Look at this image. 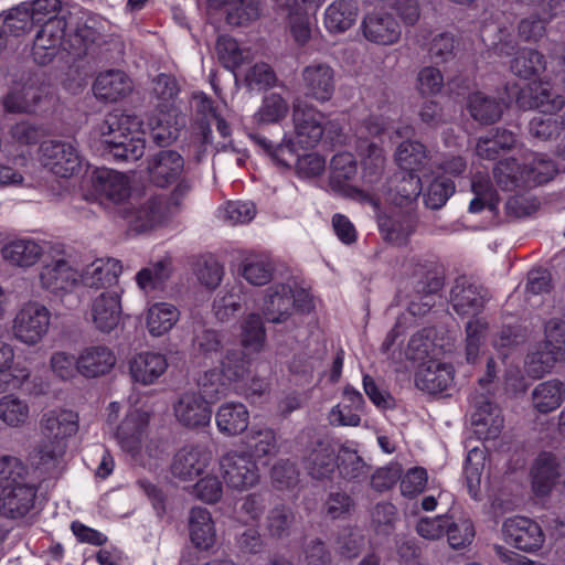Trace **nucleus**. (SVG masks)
Masks as SVG:
<instances>
[{"mask_svg":"<svg viewBox=\"0 0 565 565\" xmlns=\"http://www.w3.org/2000/svg\"><path fill=\"white\" fill-rule=\"evenodd\" d=\"M28 467L15 457L0 458V514L8 519L24 518L35 504L38 489L28 481Z\"/></svg>","mask_w":565,"mask_h":565,"instance_id":"f257e3e1","label":"nucleus"},{"mask_svg":"<svg viewBox=\"0 0 565 565\" xmlns=\"http://www.w3.org/2000/svg\"><path fill=\"white\" fill-rule=\"evenodd\" d=\"M149 181L157 188L174 185L168 195V202L179 207L184 198L192 191L191 179L184 175L185 160L177 150L161 149L147 159Z\"/></svg>","mask_w":565,"mask_h":565,"instance_id":"f03ea898","label":"nucleus"},{"mask_svg":"<svg viewBox=\"0 0 565 565\" xmlns=\"http://www.w3.org/2000/svg\"><path fill=\"white\" fill-rule=\"evenodd\" d=\"M52 104L47 86L35 74L23 73L20 81H13L2 97L3 109L9 114L39 115Z\"/></svg>","mask_w":565,"mask_h":565,"instance_id":"7ed1b4c3","label":"nucleus"},{"mask_svg":"<svg viewBox=\"0 0 565 565\" xmlns=\"http://www.w3.org/2000/svg\"><path fill=\"white\" fill-rule=\"evenodd\" d=\"M248 137L278 166L290 168L294 162H297L299 170L311 177H317L324 170L326 161L320 156L310 153L300 158L291 138H284L277 142L258 131L250 132Z\"/></svg>","mask_w":565,"mask_h":565,"instance_id":"20e7f679","label":"nucleus"},{"mask_svg":"<svg viewBox=\"0 0 565 565\" xmlns=\"http://www.w3.org/2000/svg\"><path fill=\"white\" fill-rule=\"evenodd\" d=\"M356 173L358 164L352 153L341 152L334 154L330 164L329 183L331 189L348 199L360 203H367L379 209V199L352 184Z\"/></svg>","mask_w":565,"mask_h":565,"instance_id":"39448f33","label":"nucleus"},{"mask_svg":"<svg viewBox=\"0 0 565 565\" xmlns=\"http://www.w3.org/2000/svg\"><path fill=\"white\" fill-rule=\"evenodd\" d=\"M50 322L51 312L45 306L28 302L15 315L13 334L25 344H36L47 333Z\"/></svg>","mask_w":565,"mask_h":565,"instance_id":"423d86ee","label":"nucleus"},{"mask_svg":"<svg viewBox=\"0 0 565 565\" xmlns=\"http://www.w3.org/2000/svg\"><path fill=\"white\" fill-rule=\"evenodd\" d=\"M489 299V290L467 276L457 277L450 290L451 308L460 317L478 318Z\"/></svg>","mask_w":565,"mask_h":565,"instance_id":"0eeeda50","label":"nucleus"},{"mask_svg":"<svg viewBox=\"0 0 565 565\" xmlns=\"http://www.w3.org/2000/svg\"><path fill=\"white\" fill-rule=\"evenodd\" d=\"M222 477L228 488L245 490L258 483V467L253 456L244 451H228L220 459Z\"/></svg>","mask_w":565,"mask_h":565,"instance_id":"6e6552de","label":"nucleus"},{"mask_svg":"<svg viewBox=\"0 0 565 565\" xmlns=\"http://www.w3.org/2000/svg\"><path fill=\"white\" fill-rule=\"evenodd\" d=\"M41 152L44 164L60 178H71L82 168V156L76 141L46 140L42 142Z\"/></svg>","mask_w":565,"mask_h":565,"instance_id":"1a4fd4ad","label":"nucleus"},{"mask_svg":"<svg viewBox=\"0 0 565 565\" xmlns=\"http://www.w3.org/2000/svg\"><path fill=\"white\" fill-rule=\"evenodd\" d=\"M66 28L67 22L65 17H50L49 20L40 25L31 52L36 64H50L60 49L62 47L64 50Z\"/></svg>","mask_w":565,"mask_h":565,"instance_id":"9d476101","label":"nucleus"},{"mask_svg":"<svg viewBox=\"0 0 565 565\" xmlns=\"http://www.w3.org/2000/svg\"><path fill=\"white\" fill-rule=\"evenodd\" d=\"M501 532L507 544L526 553L539 551L545 541L541 525L526 516L514 515L505 519Z\"/></svg>","mask_w":565,"mask_h":565,"instance_id":"9b49d317","label":"nucleus"},{"mask_svg":"<svg viewBox=\"0 0 565 565\" xmlns=\"http://www.w3.org/2000/svg\"><path fill=\"white\" fill-rule=\"evenodd\" d=\"M418 224L416 213L395 206L377 215V226L382 238L393 245H406Z\"/></svg>","mask_w":565,"mask_h":565,"instance_id":"f8f14e48","label":"nucleus"},{"mask_svg":"<svg viewBox=\"0 0 565 565\" xmlns=\"http://www.w3.org/2000/svg\"><path fill=\"white\" fill-rule=\"evenodd\" d=\"M292 120L296 142L302 149L316 147L323 136L324 115L313 105L298 100L294 104Z\"/></svg>","mask_w":565,"mask_h":565,"instance_id":"ddd939ff","label":"nucleus"},{"mask_svg":"<svg viewBox=\"0 0 565 565\" xmlns=\"http://www.w3.org/2000/svg\"><path fill=\"white\" fill-rule=\"evenodd\" d=\"M454 366L434 359L419 364L415 373L416 387L430 395H448L454 386Z\"/></svg>","mask_w":565,"mask_h":565,"instance_id":"4468645a","label":"nucleus"},{"mask_svg":"<svg viewBox=\"0 0 565 565\" xmlns=\"http://www.w3.org/2000/svg\"><path fill=\"white\" fill-rule=\"evenodd\" d=\"M301 79L306 97L318 103L329 102L335 92V73L327 63L307 65L301 72Z\"/></svg>","mask_w":565,"mask_h":565,"instance_id":"2eb2a0df","label":"nucleus"},{"mask_svg":"<svg viewBox=\"0 0 565 565\" xmlns=\"http://www.w3.org/2000/svg\"><path fill=\"white\" fill-rule=\"evenodd\" d=\"M363 36L377 45H393L402 35V29L394 14L385 11L367 13L361 23Z\"/></svg>","mask_w":565,"mask_h":565,"instance_id":"dca6fc26","label":"nucleus"},{"mask_svg":"<svg viewBox=\"0 0 565 565\" xmlns=\"http://www.w3.org/2000/svg\"><path fill=\"white\" fill-rule=\"evenodd\" d=\"M114 124L106 120L103 126L104 154L116 162L136 161L141 158L145 152V141L125 134L115 135Z\"/></svg>","mask_w":565,"mask_h":565,"instance_id":"f3484780","label":"nucleus"},{"mask_svg":"<svg viewBox=\"0 0 565 565\" xmlns=\"http://www.w3.org/2000/svg\"><path fill=\"white\" fill-rule=\"evenodd\" d=\"M338 455L327 438H318L307 448L302 458L308 473L317 480L329 479L337 469Z\"/></svg>","mask_w":565,"mask_h":565,"instance_id":"a211bd4d","label":"nucleus"},{"mask_svg":"<svg viewBox=\"0 0 565 565\" xmlns=\"http://www.w3.org/2000/svg\"><path fill=\"white\" fill-rule=\"evenodd\" d=\"M212 459L211 451L200 445H186L173 457L171 473L186 481L200 476Z\"/></svg>","mask_w":565,"mask_h":565,"instance_id":"6ab92c4d","label":"nucleus"},{"mask_svg":"<svg viewBox=\"0 0 565 565\" xmlns=\"http://www.w3.org/2000/svg\"><path fill=\"white\" fill-rule=\"evenodd\" d=\"M78 280V271L64 258L51 260L42 267L40 273L42 287L54 295L72 291Z\"/></svg>","mask_w":565,"mask_h":565,"instance_id":"aec40b11","label":"nucleus"},{"mask_svg":"<svg viewBox=\"0 0 565 565\" xmlns=\"http://www.w3.org/2000/svg\"><path fill=\"white\" fill-rule=\"evenodd\" d=\"M90 180L95 193L100 199L118 204L130 196L129 180L120 172L99 168L93 172Z\"/></svg>","mask_w":565,"mask_h":565,"instance_id":"412c9836","label":"nucleus"},{"mask_svg":"<svg viewBox=\"0 0 565 565\" xmlns=\"http://www.w3.org/2000/svg\"><path fill=\"white\" fill-rule=\"evenodd\" d=\"M177 419L185 427L196 428L210 424V402L195 393H184L173 406Z\"/></svg>","mask_w":565,"mask_h":565,"instance_id":"4be33fe9","label":"nucleus"},{"mask_svg":"<svg viewBox=\"0 0 565 565\" xmlns=\"http://www.w3.org/2000/svg\"><path fill=\"white\" fill-rule=\"evenodd\" d=\"M545 340L542 350L537 353V361L547 372L556 362L565 361V321L553 318L545 323Z\"/></svg>","mask_w":565,"mask_h":565,"instance_id":"5701e85b","label":"nucleus"},{"mask_svg":"<svg viewBox=\"0 0 565 565\" xmlns=\"http://www.w3.org/2000/svg\"><path fill=\"white\" fill-rule=\"evenodd\" d=\"M131 78L120 70H108L97 75L93 92L97 99L116 103L127 97L132 90Z\"/></svg>","mask_w":565,"mask_h":565,"instance_id":"b1692460","label":"nucleus"},{"mask_svg":"<svg viewBox=\"0 0 565 565\" xmlns=\"http://www.w3.org/2000/svg\"><path fill=\"white\" fill-rule=\"evenodd\" d=\"M168 361L164 354L146 351L136 354L129 361V373L135 383L154 384L167 371Z\"/></svg>","mask_w":565,"mask_h":565,"instance_id":"393cba45","label":"nucleus"},{"mask_svg":"<svg viewBox=\"0 0 565 565\" xmlns=\"http://www.w3.org/2000/svg\"><path fill=\"white\" fill-rule=\"evenodd\" d=\"M121 315L120 296L117 291H104L90 306L92 321L97 330L109 333L119 323Z\"/></svg>","mask_w":565,"mask_h":565,"instance_id":"a878e982","label":"nucleus"},{"mask_svg":"<svg viewBox=\"0 0 565 565\" xmlns=\"http://www.w3.org/2000/svg\"><path fill=\"white\" fill-rule=\"evenodd\" d=\"M295 303L291 287L277 284L267 289L262 309L268 322L281 323L290 317Z\"/></svg>","mask_w":565,"mask_h":565,"instance_id":"bb28decb","label":"nucleus"},{"mask_svg":"<svg viewBox=\"0 0 565 565\" xmlns=\"http://www.w3.org/2000/svg\"><path fill=\"white\" fill-rule=\"evenodd\" d=\"M387 186L392 204L398 207L408 206L417 201L423 191L419 175L401 169L390 178Z\"/></svg>","mask_w":565,"mask_h":565,"instance_id":"cd10ccee","label":"nucleus"},{"mask_svg":"<svg viewBox=\"0 0 565 565\" xmlns=\"http://www.w3.org/2000/svg\"><path fill=\"white\" fill-rule=\"evenodd\" d=\"M471 423L476 427L479 438L491 440L499 437L504 423L499 407L486 397L477 399Z\"/></svg>","mask_w":565,"mask_h":565,"instance_id":"c85d7f7f","label":"nucleus"},{"mask_svg":"<svg viewBox=\"0 0 565 565\" xmlns=\"http://www.w3.org/2000/svg\"><path fill=\"white\" fill-rule=\"evenodd\" d=\"M102 43H104L103 34L96 28L82 23L65 38L64 51L74 60H81L88 55L94 56Z\"/></svg>","mask_w":565,"mask_h":565,"instance_id":"c756f323","label":"nucleus"},{"mask_svg":"<svg viewBox=\"0 0 565 565\" xmlns=\"http://www.w3.org/2000/svg\"><path fill=\"white\" fill-rule=\"evenodd\" d=\"M44 437L65 441L78 431V415L70 409L50 411L41 419Z\"/></svg>","mask_w":565,"mask_h":565,"instance_id":"7c9ffc66","label":"nucleus"},{"mask_svg":"<svg viewBox=\"0 0 565 565\" xmlns=\"http://www.w3.org/2000/svg\"><path fill=\"white\" fill-rule=\"evenodd\" d=\"M561 477V465L555 454L542 451L532 468V487L536 495H547Z\"/></svg>","mask_w":565,"mask_h":565,"instance_id":"2f4dec72","label":"nucleus"},{"mask_svg":"<svg viewBox=\"0 0 565 565\" xmlns=\"http://www.w3.org/2000/svg\"><path fill=\"white\" fill-rule=\"evenodd\" d=\"M116 356L105 345L86 348L77 358V372L85 377H98L107 374L115 366Z\"/></svg>","mask_w":565,"mask_h":565,"instance_id":"473e14b6","label":"nucleus"},{"mask_svg":"<svg viewBox=\"0 0 565 565\" xmlns=\"http://www.w3.org/2000/svg\"><path fill=\"white\" fill-rule=\"evenodd\" d=\"M148 422L147 413L138 409L131 411L126 415L116 430V438L122 449L129 452H136L140 449Z\"/></svg>","mask_w":565,"mask_h":565,"instance_id":"72a5a7b5","label":"nucleus"},{"mask_svg":"<svg viewBox=\"0 0 565 565\" xmlns=\"http://www.w3.org/2000/svg\"><path fill=\"white\" fill-rule=\"evenodd\" d=\"M190 539L195 548L209 551L216 541L215 524L210 511L205 508L194 507L189 516Z\"/></svg>","mask_w":565,"mask_h":565,"instance_id":"f704fd0d","label":"nucleus"},{"mask_svg":"<svg viewBox=\"0 0 565 565\" xmlns=\"http://www.w3.org/2000/svg\"><path fill=\"white\" fill-rule=\"evenodd\" d=\"M493 178L502 191L531 189L526 164H520L515 158L500 160L493 168Z\"/></svg>","mask_w":565,"mask_h":565,"instance_id":"c9c22d12","label":"nucleus"},{"mask_svg":"<svg viewBox=\"0 0 565 565\" xmlns=\"http://www.w3.org/2000/svg\"><path fill=\"white\" fill-rule=\"evenodd\" d=\"M215 422L221 434L237 436L247 429L249 412L243 403H225L217 409Z\"/></svg>","mask_w":565,"mask_h":565,"instance_id":"e433bc0d","label":"nucleus"},{"mask_svg":"<svg viewBox=\"0 0 565 565\" xmlns=\"http://www.w3.org/2000/svg\"><path fill=\"white\" fill-rule=\"evenodd\" d=\"M529 100H523L524 96L518 97V103L521 107H529L539 109L541 113L547 115L559 111L565 105L563 95L552 88L550 83H534L530 87Z\"/></svg>","mask_w":565,"mask_h":565,"instance_id":"4c0bfd02","label":"nucleus"},{"mask_svg":"<svg viewBox=\"0 0 565 565\" xmlns=\"http://www.w3.org/2000/svg\"><path fill=\"white\" fill-rule=\"evenodd\" d=\"M516 145V135L505 128H493L481 136L476 146L477 154L481 159L497 160L502 152H507Z\"/></svg>","mask_w":565,"mask_h":565,"instance_id":"58836bf2","label":"nucleus"},{"mask_svg":"<svg viewBox=\"0 0 565 565\" xmlns=\"http://www.w3.org/2000/svg\"><path fill=\"white\" fill-rule=\"evenodd\" d=\"M565 401V383L550 380L537 384L532 391L533 408L541 414L557 409Z\"/></svg>","mask_w":565,"mask_h":565,"instance_id":"ea45409f","label":"nucleus"},{"mask_svg":"<svg viewBox=\"0 0 565 565\" xmlns=\"http://www.w3.org/2000/svg\"><path fill=\"white\" fill-rule=\"evenodd\" d=\"M359 7L355 0H334L324 12V25L332 33H342L355 22Z\"/></svg>","mask_w":565,"mask_h":565,"instance_id":"a19ab883","label":"nucleus"},{"mask_svg":"<svg viewBox=\"0 0 565 565\" xmlns=\"http://www.w3.org/2000/svg\"><path fill=\"white\" fill-rule=\"evenodd\" d=\"M172 206L168 202V198L151 196L142 205H140L135 214L134 226L138 232H146L160 225L166 216L167 209Z\"/></svg>","mask_w":565,"mask_h":565,"instance_id":"79ce46f5","label":"nucleus"},{"mask_svg":"<svg viewBox=\"0 0 565 565\" xmlns=\"http://www.w3.org/2000/svg\"><path fill=\"white\" fill-rule=\"evenodd\" d=\"M1 253L2 257L12 265L30 267L39 260L43 249L34 239L19 238L6 244Z\"/></svg>","mask_w":565,"mask_h":565,"instance_id":"37998d69","label":"nucleus"},{"mask_svg":"<svg viewBox=\"0 0 565 565\" xmlns=\"http://www.w3.org/2000/svg\"><path fill=\"white\" fill-rule=\"evenodd\" d=\"M121 273L119 262L115 259H97L87 267L83 282L89 288H107L115 285Z\"/></svg>","mask_w":565,"mask_h":565,"instance_id":"c03bdc74","label":"nucleus"},{"mask_svg":"<svg viewBox=\"0 0 565 565\" xmlns=\"http://www.w3.org/2000/svg\"><path fill=\"white\" fill-rule=\"evenodd\" d=\"M510 67L518 77L534 79L546 70V58L537 50L524 47L518 51Z\"/></svg>","mask_w":565,"mask_h":565,"instance_id":"a18cd8bd","label":"nucleus"},{"mask_svg":"<svg viewBox=\"0 0 565 565\" xmlns=\"http://www.w3.org/2000/svg\"><path fill=\"white\" fill-rule=\"evenodd\" d=\"M467 108L471 117L483 125L493 124L502 116L501 103L481 92L469 95Z\"/></svg>","mask_w":565,"mask_h":565,"instance_id":"49530a36","label":"nucleus"},{"mask_svg":"<svg viewBox=\"0 0 565 565\" xmlns=\"http://www.w3.org/2000/svg\"><path fill=\"white\" fill-rule=\"evenodd\" d=\"M395 161L401 170L417 173L426 168L429 161L428 151L419 141L405 140L396 149Z\"/></svg>","mask_w":565,"mask_h":565,"instance_id":"de8ad7c7","label":"nucleus"},{"mask_svg":"<svg viewBox=\"0 0 565 565\" xmlns=\"http://www.w3.org/2000/svg\"><path fill=\"white\" fill-rule=\"evenodd\" d=\"M337 468L344 480L356 483L365 481L371 470L358 451L347 447H341L338 454Z\"/></svg>","mask_w":565,"mask_h":565,"instance_id":"09e8293b","label":"nucleus"},{"mask_svg":"<svg viewBox=\"0 0 565 565\" xmlns=\"http://www.w3.org/2000/svg\"><path fill=\"white\" fill-rule=\"evenodd\" d=\"M180 312L171 303L157 302L152 305L147 315V328L153 337H160L172 329L178 322Z\"/></svg>","mask_w":565,"mask_h":565,"instance_id":"8fccbe9b","label":"nucleus"},{"mask_svg":"<svg viewBox=\"0 0 565 565\" xmlns=\"http://www.w3.org/2000/svg\"><path fill=\"white\" fill-rule=\"evenodd\" d=\"M223 339L220 332L213 329L195 331L192 339V353L198 360L214 361L222 355Z\"/></svg>","mask_w":565,"mask_h":565,"instance_id":"3c124183","label":"nucleus"},{"mask_svg":"<svg viewBox=\"0 0 565 565\" xmlns=\"http://www.w3.org/2000/svg\"><path fill=\"white\" fill-rule=\"evenodd\" d=\"M246 446L257 458L273 457L278 452L277 436L274 429L254 425L246 435Z\"/></svg>","mask_w":565,"mask_h":565,"instance_id":"603ef678","label":"nucleus"},{"mask_svg":"<svg viewBox=\"0 0 565 565\" xmlns=\"http://www.w3.org/2000/svg\"><path fill=\"white\" fill-rule=\"evenodd\" d=\"M289 111L287 100L277 93L264 96L258 110L254 115V121L260 125L277 124L284 120Z\"/></svg>","mask_w":565,"mask_h":565,"instance_id":"864d4df0","label":"nucleus"},{"mask_svg":"<svg viewBox=\"0 0 565 565\" xmlns=\"http://www.w3.org/2000/svg\"><path fill=\"white\" fill-rule=\"evenodd\" d=\"M226 9V22L233 26H244L260 17L262 6L259 0H228Z\"/></svg>","mask_w":565,"mask_h":565,"instance_id":"5fc2aeb1","label":"nucleus"},{"mask_svg":"<svg viewBox=\"0 0 565 565\" xmlns=\"http://www.w3.org/2000/svg\"><path fill=\"white\" fill-rule=\"evenodd\" d=\"M0 23L8 35L15 38L30 32L36 25L34 17L24 2L11 8L4 17H1Z\"/></svg>","mask_w":565,"mask_h":565,"instance_id":"6e6d98bb","label":"nucleus"},{"mask_svg":"<svg viewBox=\"0 0 565 565\" xmlns=\"http://www.w3.org/2000/svg\"><path fill=\"white\" fill-rule=\"evenodd\" d=\"M248 362L239 349L227 350L221 360L220 372L228 385L243 382L248 373Z\"/></svg>","mask_w":565,"mask_h":565,"instance_id":"4d7b16f0","label":"nucleus"},{"mask_svg":"<svg viewBox=\"0 0 565 565\" xmlns=\"http://www.w3.org/2000/svg\"><path fill=\"white\" fill-rule=\"evenodd\" d=\"M295 515L286 505L274 507L266 518V530L275 539L289 536Z\"/></svg>","mask_w":565,"mask_h":565,"instance_id":"13d9d810","label":"nucleus"},{"mask_svg":"<svg viewBox=\"0 0 565 565\" xmlns=\"http://www.w3.org/2000/svg\"><path fill=\"white\" fill-rule=\"evenodd\" d=\"M198 385L200 394L204 399L213 403L224 396L230 385L222 376L218 369H210L205 371L199 379Z\"/></svg>","mask_w":565,"mask_h":565,"instance_id":"bf43d9fd","label":"nucleus"},{"mask_svg":"<svg viewBox=\"0 0 565 565\" xmlns=\"http://www.w3.org/2000/svg\"><path fill=\"white\" fill-rule=\"evenodd\" d=\"M266 339V331L263 320L258 313H250L242 326L241 341L245 349L259 351Z\"/></svg>","mask_w":565,"mask_h":565,"instance_id":"052dcab7","label":"nucleus"},{"mask_svg":"<svg viewBox=\"0 0 565 565\" xmlns=\"http://www.w3.org/2000/svg\"><path fill=\"white\" fill-rule=\"evenodd\" d=\"M360 150L363 156L364 178H369V182H376L384 169L383 148L376 142L370 141L365 143V148L360 145Z\"/></svg>","mask_w":565,"mask_h":565,"instance_id":"680f3d73","label":"nucleus"},{"mask_svg":"<svg viewBox=\"0 0 565 565\" xmlns=\"http://www.w3.org/2000/svg\"><path fill=\"white\" fill-rule=\"evenodd\" d=\"M170 263L159 260L149 267H145L137 273L136 280L143 290H154L160 288L170 277Z\"/></svg>","mask_w":565,"mask_h":565,"instance_id":"e2e57ef3","label":"nucleus"},{"mask_svg":"<svg viewBox=\"0 0 565 565\" xmlns=\"http://www.w3.org/2000/svg\"><path fill=\"white\" fill-rule=\"evenodd\" d=\"M216 52L221 64L231 71L239 67L246 60L244 51L238 42L228 36L221 35L216 41Z\"/></svg>","mask_w":565,"mask_h":565,"instance_id":"0e129e2a","label":"nucleus"},{"mask_svg":"<svg viewBox=\"0 0 565 565\" xmlns=\"http://www.w3.org/2000/svg\"><path fill=\"white\" fill-rule=\"evenodd\" d=\"M66 447L67 445L65 441H53L45 438L38 450V460L35 461L36 469H40L45 473L55 469L60 459L65 454Z\"/></svg>","mask_w":565,"mask_h":565,"instance_id":"69168bd1","label":"nucleus"},{"mask_svg":"<svg viewBox=\"0 0 565 565\" xmlns=\"http://www.w3.org/2000/svg\"><path fill=\"white\" fill-rule=\"evenodd\" d=\"M29 417L28 404L13 396L6 395L0 398V418L9 426L18 427Z\"/></svg>","mask_w":565,"mask_h":565,"instance_id":"338daca9","label":"nucleus"},{"mask_svg":"<svg viewBox=\"0 0 565 565\" xmlns=\"http://www.w3.org/2000/svg\"><path fill=\"white\" fill-rule=\"evenodd\" d=\"M455 192V183L445 178H435L423 193L424 203L428 209L438 210L446 204Z\"/></svg>","mask_w":565,"mask_h":565,"instance_id":"774afa93","label":"nucleus"}]
</instances>
